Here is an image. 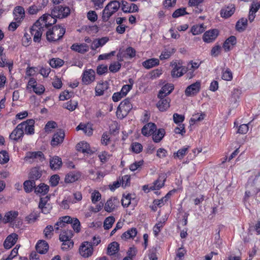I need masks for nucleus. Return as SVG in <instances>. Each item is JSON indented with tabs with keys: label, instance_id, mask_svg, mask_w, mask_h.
Here are the masks:
<instances>
[{
	"label": "nucleus",
	"instance_id": "nucleus-47",
	"mask_svg": "<svg viewBox=\"0 0 260 260\" xmlns=\"http://www.w3.org/2000/svg\"><path fill=\"white\" fill-rule=\"evenodd\" d=\"M188 149V147H184L179 149L177 152L174 153V156L175 158L177 157L180 159L183 158V157L186 154Z\"/></svg>",
	"mask_w": 260,
	"mask_h": 260
},
{
	"label": "nucleus",
	"instance_id": "nucleus-7",
	"mask_svg": "<svg viewBox=\"0 0 260 260\" xmlns=\"http://www.w3.org/2000/svg\"><path fill=\"white\" fill-rule=\"evenodd\" d=\"M93 252V248L91 242L84 241L82 242L79 247V253L85 258L91 256Z\"/></svg>",
	"mask_w": 260,
	"mask_h": 260
},
{
	"label": "nucleus",
	"instance_id": "nucleus-60",
	"mask_svg": "<svg viewBox=\"0 0 260 260\" xmlns=\"http://www.w3.org/2000/svg\"><path fill=\"white\" fill-rule=\"evenodd\" d=\"M77 104H78V103L76 102H74V103H73L72 101H70L68 102L67 103H66L64 105L63 107L66 109H67L71 111H73L75 110V109L76 108Z\"/></svg>",
	"mask_w": 260,
	"mask_h": 260
},
{
	"label": "nucleus",
	"instance_id": "nucleus-37",
	"mask_svg": "<svg viewBox=\"0 0 260 260\" xmlns=\"http://www.w3.org/2000/svg\"><path fill=\"white\" fill-rule=\"evenodd\" d=\"M205 28L206 27L203 23L194 25L191 27L190 32L193 35H198L203 32L205 31Z\"/></svg>",
	"mask_w": 260,
	"mask_h": 260
},
{
	"label": "nucleus",
	"instance_id": "nucleus-64",
	"mask_svg": "<svg viewBox=\"0 0 260 260\" xmlns=\"http://www.w3.org/2000/svg\"><path fill=\"white\" fill-rule=\"evenodd\" d=\"M33 91L37 94L41 95L44 93L45 87L41 84L36 85L33 88Z\"/></svg>",
	"mask_w": 260,
	"mask_h": 260
},
{
	"label": "nucleus",
	"instance_id": "nucleus-39",
	"mask_svg": "<svg viewBox=\"0 0 260 260\" xmlns=\"http://www.w3.org/2000/svg\"><path fill=\"white\" fill-rule=\"evenodd\" d=\"M73 236V232L71 230L62 231L59 235V240L61 242L71 240Z\"/></svg>",
	"mask_w": 260,
	"mask_h": 260
},
{
	"label": "nucleus",
	"instance_id": "nucleus-41",
	"mask_svg": "<svg viewBox=\"0 0 260 260\" xmlns=\"http://www.w3.org/2000/svg\"><path fill=\"white\" fill-rule=\"evenodd\" d=\"M165 134V131L164 128H159L157 132L153 135V140L155 143L160 142Z\"/></svg>",
	"mask_w": 260,
	"mask_h": 260
},
{
	"label": "nucleus",
	"instance_id": "nucleus-13",
	"mask_svg": "<svg viewBox=\"0 0 260 260\" xmlns=\"http://www.w3.org/2000/svg\"><path fill=\"white\" fill-rule=\"evenodd\" d=\"M200 88L201 82L197 81L187 87L185 90V94L187 96L196 95L200 91Z\"/></svg>",
	"mask_w": 260,
	"mask_h": 260
},
{
	"label": "nucleus",
	"instance_id": "nucleus-22",
	"mask_svg": "<svg viewBox=\"0 0 260 260\" xmlns=\"http://www.w3.org/2000/svg\"><path fill=\"white\" fill-rule=\"evenodd\" d=\"M174 89V85L172 84H166L164 85L159 91L158 98L166 97L170 94Z\"/></svg>",
	"mask_w": 260,
	"mask_h": 260
},
{
	"label": "nucleus",
	"instance_id": "nucleus-52",
	"mask_svg": "<svg viewBox=\"0 0 260 260\" xmlns=\"http://www.w3.org/2000/svg\"><path fill=\"white\" fill-rule=\"evenodd\" d=\"M241 93V91L240 89H234L232 92L231 102L236 103L237 100L239 99Z\"/></svg>",
	"mask_w": 260,
	"mask_h": 260
},
{
	"label": "nucleus",
	"instance_id": "nucleus-55",
	"mask_svg": "<svg viewBox=\"0 0 260 260\" xmlns=\"http://www.w3.org/2000/svg\"><path fill=\"white\" fill-rule=\"evenodd\" d=\"M59 180L60 177L59 176V175L55 174L51 176L49 180V183L51 186L55 187L58 185Z\"/></svg>",
	"mask_w": 260,
	"mask_h": 260
},
{
	"label": "nucleus",
	"instance_id": "nucleus-3",
	"mask_svg": "<svg viewBox=\"0 0 260 260\" xmlns=\"http://www.w3.org/2000/svg\"><path fill=\"white\" fill-rule=\"evenodd\" d=\"M120 5V2L116 0L109 2L103 11L102 20L105 22H107L110 17L119 10Z\"/></svg>",
	"mask_w": 260,
	"mask_h": 260
},
{
	"label": "nucleus",
	"instance_id": "nucleus-30",
	"mask_svg": "<svg viewBox=\"0 0 260 260\" xmlns=\"http://www.w3.org/2000/svg\"><path fill=\"white\" fill-rule=\"evenodd\" d=\"M76 149L78 151L81 152L83 153H90L91 150L90 149L89 144L85 142H80L76 145Z\"/></svg>",
	"mask_w": 260,
	"mask_h": 260
},
{
	"label": "nucleus",
	"instance_id": "nucleus-63",
	"mask_svg": "<svg viewBox=\"0 0 260 260\" xmlns=\"http://www.w3.org/2000/svg\"><path fill=\"white\" fill-rule=\"evenodd\" d=\"M91 198L92 203L95 204L100 200L101 194L99 191L95 190L91 193Z\"/></svg>",
	"mask_w": 260,
	"mask_h": 260
},
{
	"label": "nucleus",
	"instance_id": "nucleus-20",
	"mask_svg": "<svg viewBox=\"0 0 260 260\" xmlns=\"http://www.w3.org/2000/svg\"><path fill=\"white\" fill-rule=\"evenodd\" d=\"M160 100L157 104V107L160 111H165L170 107V100L169 98H158Z\"/></svg>",
	"mask_w": 260,
	"mask_h": 260
},
{
	"label": "nucleus",
	"instance_id": "nucleus-54",
	"mask_svg": "<svg viewBox=\"0 0 260 260\" xmlns=\"http://www.w3.org/2000/svg\"><path fill=\"white\" fill-rule=\"evenodd\" d=\"M121 67V64L119 62H114L109 66V70L111 72L116 73L118 72Z\"/></svg>",
	"mask_w": 260,
	"mask_h": 260
},
{
	"label": "nucleus",
	"instance_id": "nucleus-8",
	"mask_svg": "<svg viewBox=\"0 0 260 260\" xmlns=\"http://www.w3.org/2000/svg\"><path fill=\"white\" fill-rule=\"evenodd\" d=\"M22 125L21 128L23 130L24 133L26 135H33L35 133L34 124L35 120L32 119H27L21 123Z\"/></svg>",
	"mask_w": 260,
	"mask_h": 260
},
{
	"label": "nucleus",
	"instance_id": "nucleus-50",
	"mask_svg": "<svg viewBox=\"0 0 260 260\" xmlns=\"http://www.w3.org/2000/svg\"><path fill=\"white\" fill-rule=\"evenodd\" d=\"M187 14L186 11V8H182L175 10L172 14V17L176 18Z\"/></svg>",
	"mask_w": 260,
	"mask_h": 260
},
{
	"label": "nucleus",
	"instance_id": "nucleus-53",
	"mask_svg": "<svg viewBox=\"0 0 260 260\" xmlns=\"http://www.w3.org/2000/svg\"><path fill=\"white\" fill-rule=\"evenodd\" d=\"M72 228L76 233H79L80 231V222L78 219L74 218L71 223Z\"/></svg>",
	"mask_w": 260,
	"mask_h": 260
},
{
	"label": "nucleus",
	"instance_id": "nucleus-11",
	"mask_svg": "<svg viewBox=\"0 0 260 260\" xmlns=\"http://www.w3.org/2000/svg\"><path fill=\"white\" fill-rule=\"evenodd\" d=\"M21 127L22 125L18 124L16 128L12 132L9 136L11 140L15 142L22 140L24 136V131L21 128Z\"/></svg>",
	"mask_w": 260,
	"mask_h": 260
},
{
	"label": "nucleus",
	"instance_id": "nucleus-15",
	"mask_svg": "<svg viewBox=\"0 0 260 260\" xmlns=\"http://www.w3.org/2000/svg\"><path fill=\"white\" fill-rule=\"evenodd\" d=\"M167 175L162 173L159 174L158 178L155 180L153 185L150 186V189L152 190H158L164 186L165 182L166 180Z\"/></svg>",
	"mask_w": 260,
	"mask_h": 260
},
{
	"label": "nucleus",
	"instance_id": "nucleus-19",
	"mask_svg": "<svg viewBox=\"0 0 260 260\" xmlns=\"http://www.w3.org/2000/svg\"><path fill=\"white\" fill-rule=\"evenodd\" d=\"M43 171L39 167L32 168L28 174L29 179L33 180L36 182V180L39 179L42 175Z\"/></svg>",
	"mask_w": 260,
	"mask_h": 260
},
{
	"label": "nucleus",
	"instance_id": "nucleus-32",
	"mask_svg": "<svg viewBox=\"0 0 260 260\" xmlns=\"http://www.w3.org/2000/svg\"><path fill=\"white\" fill-rule=\"evenodd\" d=\"M23 188L26 193L31 192L36 188V182L30 179L26 180L23 183Z\"/></svg>",
	"mask_w": 260,
	"mask_h": 260
},
{
	"label": "nucleus",
	"instance_id": "nucleus-35",
	"mask_svg": "<svg viewBox=\"0 0 260 260\" xmlns=\"http://www.w3.org/2000/svg\"><path fill=\"white\" fill-rule=\"evenodd\" d=\"M137 234L136 228H133L123 233L121 238L123 240H127L130 238H134Z\"/></svg>",
	"mask_w": 260,
	"mask_h": 260
},
{
	"label": "nucleus",
	"instance_id": "nucleus-25",
	"mask_svg": "<svg viewBox=\"0 0 260 260\" xmlns=\"http://www.w3.org/2000/svg\"><path fill=\"white\" fill-rule=\"evenodd\" d=\"M49 163L50 168L54 170L60 169L62 164L61 158L57 156L50 158Z\"/></svg>",
	"mask_w": 260,
	"mask_h": 260
},
{
	"label": "nucleus",
	"instance_id": "nucleus-17",
	"mask_svg": "<svg viewBox=\"0 0 260 260\" xmlns=\"http://www.w3.org/2000/svg\"><path fill=\"white\" fill-rule=\"evenodd\" d=\"M156 131V125L154 123L149 122L143 127L141 132L144 136L148 137L153 134Z\"/></svg>",
	"mask_w": 260,
	"mask_h": 260
},
{
	"label": "nucleus",
	"instance_id": "nucleus-23",
	"mask_svg": "<svg viewBox=\"0 0 260 260\" xmlns=\"http://www.w3.org/2000/svg\"><path fill=\"white\" fill-rule=\"evenodd\" d=\"M235 8L233 4L223 8L220 11V15L222 17L227 18L231 17L234 13Z\"/></svg>",
	"mask_w": 260,
	"mask_h": 260
},
{
	"label": "nucleus",
	"instance_id": "nucleus-40",
	"mask_svg": "<svg viewBox=\"0 0 260 260\" xmlns=\"http://www.w3.org/2000/svg\"><path fill=\"white\" fill-rule=\"evenodd\" d=\"M175 52V49L173 48H170L168 49H165L163 51L160 55L159 56V58L160 60H164L169 58L172 54H173Z\"/></svg>",
	"mask_w": 260,
	"mask_h": 260
},
{
	"label": "nucleus",
	"instance_id": "nucleus-44",
	"mask_svg": "<svg viewBox=\"0 0 260 260\" xmlns=\"http://www.w3.org/2000/svg\"><path fill=\"white\" fill-rule=\"evenodd\" d=\"M115 221V218L112 216L106 218L104 221L103 225L104 229L109 230L111 228Z\"/></svg>",
	"mask_w": 260,
	"mask_h": 260
},
{
	"label": "nucleus",
	"instance_id": "nucleus-62",
	"mask_svg": "<svg viewBox=\"0 0 260 260\" xmlns=\"http://www.w3.org/2000/svg\"><path fill=\"white\" fill-rule=\"evenodd\" d=\"M132 149L133 152L136 153H139L142 151L143 146L139 143H133L132 145Z\"/></svg>",
	"mask_w": 260,
	"mask_h": 260
},
{
	"label": "nucleus",
	"instance_id": "nucleus-28",
	"mask_svg": "<svg viewBox=\"0 0 260 260\" xmlns=\"http://www.w3.org/2000/svg\"><path fill=\"white\" fill-rule=\"evenodd\" d=\"M117 202V199L116 198H111L109 199L105 203L104 209L107 212H113L116 208L115 203Z\"/></svg>",
	"mask_w": 260,
	"mask_h": 260
},
{
	"label": "nucleus",
	"instance_id": "nucleus-46",
	"mask_svg": "<svg viewBox=\"0 0 260 260\" xmlns=\"http://www.w3.org/2000/svg\"><path fill=\"white\" fill-rule=\"evenodd\" d=\"M124 53L126 55L125 58L131 59L136 56V51L134 48L128 47L124 50Z\"/></svg>",
	"mask_w": 260,
	"mask_h": 260
},
{
	"label": "nucleus",
	"instance_id": "nucleus-43",
	"mask_svg": "<svg viewBox=\"0 0 260 260\" xmlns=\"http://www.w3.org/2000/svg\"><path fill=\"white\" fill-rule=\"evenodd\" d=\"M64 63V61L58 58H53L50 60L49 64L53 68H57L61 67Z\"/></svg>",
	"mask_w": 260,
	"mask_h": 260
},
{
	"label": "nucleus",
	"instance_id": "nucleus-34",
	"mask_svg": "<svg viewBox=\"0 0 260 260\" xmlns=\"http://www.w3.org/2000/svg\"><path fill=\"white\" fill-rule=\"evenodd\" d=\"M159 61L157 58L148 59L143 62V66L147 69H151L159 64Z\"/></svg>",
	"mask_w": 260,
	"mask_h": 260
},
{
	"label": "nucleus",
	"instance_id": "nucleus-27",
	"mask_svg": "<svg viewBox=\"0 0 260 260\" xmlns=\"http://www.w3.org/2000/svg\"><path fill=\"white\" fill-rule=\"evenodd\" d=\"M109 88L108 83L107 81L99 83L95 88V95L101 96L104 94V91Z\"/></svg>",
	"mask_w": 260,
	"mask_h": 260
},
{
	"label": "nucleus",
	"instance_id": "nucleus-29",
	"mask_svg": "<svg viewBox=\"0 0 260 260\" xmlns=\"http://www.w3.org/2000/svg\"><path fill=\"white\" fill-rule=\"evenodd\" d=\"M49 190V186L44 183H42L35 188V192L37 194H40L44 196L48 192Z\"/></svg>",
	"mask_w": 260,
	"mask_h": 260
},
{
	"label": "nucleus",
	"instance_id": "nucleus-24",
	"mask_svg": "<svg viewBox=\"0 0 260 260\" xmlns=\"http://www.w3.org/2000/svg\"><path fill=\"white\" fill-rule=\"evenodd\" d=\"M36 249L38 253L44 254L48 251L49 245L45 241L40 240L36 245Z\"/></svg>",
	"mask_w": 260,
	"mask_h": 260
},
{
	"label": "nucleus",
	"instance_id": "nucleus-33",
	"mask_svg": "<svg viewBox=\"0 0 260 260\" xmlns=\"http://www.w3.org/2000/svg\"><path fill=\"white\" fill-rule=\"evenodd\" d=\"M14 14L16 17V20H18V22H20L24 17V9L22 7L17 6L14 10Z\"/></svg>",
	"mask_w": 260,
	"mask_h": 260
},
{
	"label": "nucleus",
	"instance_id": "nucleus-26",
	"mask_svg": "<svg viewBox=\"0 0 260 260\" xmlns=\"http://www.w3.org/2000/svg\"><path fill=\"white\" fill-rule=\"evenodd\" d=\"M236 38L234 36H231L228 38L223 44V48L225 51L228 52L232 49L234 45L236 44Z\"/></svg>",
	"mask_w": 260,
	"mask_h": 260
},
{
	"label": "nucleus",
	"instance_id": "nucleus-57",
	"mask_svg": "<svg viewBox=\"0 0 260 260\" xmlns=\"http://www.w3.org/2000/svg\"><path fill=\"white\" fill-rule=\"evenodd\" d=\"M53 228L51 225H47L44 230V234L46 238H51L53 235Z\"/></svg>",
	"mask_w": 260,
	"mask_h": 260
},
{
	"label": "nucleus",
	"instance_id": "nucleus-1",
	"mask_svg": "<svg viewBox=\"0 0 260 260\" xmlns=\"http://www.w3.org/2000/svg\"><path fill=\"white\" fill-rule=\"evenodd\" d=\"M48 16L44 14L41 16L32 26L30 28V33L34 36V41L39 42L41 41L43 31L44 30V26L48 27L49 22L47 23Z\"/></svg>",
	"mask_w": 260,
	"mask_h": 260
},
{
	"label": "nucleus",
	"instance_id": "nucleus-45",
	"mask_svg": "<svg viewBox=\"0 0 260 260\" xmlns=\"http://www.w3.org/2000/svg\"><path fill=\"white\" fill-rule=\"evenodd\" d=\"M77 131L82 130L88 136H91L92 134V129L87 125L80 123L76 127Z\"/></svg>",
	"mask_w": 260,
	"mask_h": 260
},
{
	"label": "nucleus",
	"instance_id": "nucleus-51",
	"mask_svg": "<svg viewBox=\"0 0 260 260\" xmlns=\"http://www.w3.org/2000/svg\"><path fill=\"white\" fill-rule=\"evenodd\" d=\"M56 127L57 123L55 121H50L45 125L44 129L46 133H49L52 130V129L55 128Z\"/></svg>",
	"mask_w": 260,
	"mask_h": 260
},
{
	"label": "nucleus",
	"instance_id": "nucleus-12",
	"mask_svg": "<svg viewBox=\"0 0 260 260\" xmlns=\"http://www.w3.org/2000/svg\"><path fill=\"white\" fill-rule=\"evenodd\" d=\"M25 159H32V162H43L45 160V156L42 151L28 152L26 154Z\"/></svg>",
	"mask_w": 260,
	"mask_h": 260
},
{
	"label": "nucleus",
	"instance_id": "nucleus-4",
	"mask_svg": "<svg viewBox=\"0 0 260 260\" xmlns=\"http://www.w3.org/2000/svg\"><path fill=\"white\" fill-rule=\"evenodd\" d=\"M66 32V28L60 25H55L46 32V38L49 42H55L61 39Z\"/></svg>",
	"mask_w": 260,
	"mask_h": 260
},
{
	"label": "nucleus",
	"instance_id": "nucleus-38",
	"mask_svg": "<svg viewBox=\"0 0 260 260\" xmlns=\"http://www.w3.org/2000/svg\"><path fill=\"white\" fill-rule=\"evenodd\" d=\"M247 25V19L245 18H242L239 19L236 23V28L239 31H244Z\"/></svg>",
	"mask_w": 260,
	"mask_h": 260
},
{
	"label": "nucleus",
	"instance_id": "nucleus-18",
	"mask_svg": "<svg viewBox=\"0 0 260 260\" xmlns=\"http://www.w3.org/2000/svg\"><path fill=\"white\" fill-rule=\"evenodd\" d=\"M18 214L17 211L11 210L7 212L3 217V222L6 224L13 222L17 218Z\"/></svg>",
	"mask_w": 260,
	"mask_h": 260
},
{
	"label": "nucleus",
	"instance_id": "nucleus-6",
	"mask_svg": "<svg viewBox=\"0 0 260 260\" xmlns=\"http://www.w3.org/2000/svg\"><path fill=\"white\" fill-rule=\"evenodd\" d=\"M171 66L173 68L171 71V76L173 78L180 77L187 71V69L180 62L173 61Z\"/></svg>",
	"mask_w": 260,
	"mask_h": 260
},
{
	"label": "nucleus",
	"instance_id": "nucleus-2",
	"mask_svg": "<svg viewBox=\"0 0 260 260\" xmlns=\"http://www.w3.org/2000/svg\"><path fill=\"white\" fill-rule=\"evenodd\" d=\"M71 13V10L69 7L67 6H63L58 5L54 6L51 11V15H46L48 16V20L49 19H53L52 23L49 22V25L54 24L56 22L55 18L62 19L68 17Z\"/></svg>",
	"mask_w": 260,
	"mask_h": 260
},
{
	"label": "nucleus",
	"instance_id": "nucleus-31",
	"mask_svg": "<svg viewBox=\"0 0 260 260\" xmlns=\"http://www.w3.org/2000/svg\"><path fill=\"white\" fill-rule=\"evenodd\" d=\"M80 176L79 173L71 172L65 177L64 181L67 183H73L77 180Z\"/></svg>",
	"mask_w": 260,
	"mask_h": 260
},
{
	"label": "nucleus",
	"instance_id": "nucleus-5",
	"mask_svg": "<svg viewBox=\"0 0 260 260\" xmlns=\"http://www.w3.org/2000/svg\"><path fill=\"white\" fill-rule=\"evenodd\" d=\"M132 109V105L131 104L130 99L128 98L125 99L118 106L116 115L119 116L121 115L122 117L123 118L127 115Z\"/></svg>",
	"mask_w": 260,
	"mask_h": 260
},
{
	"label": "nucleus",
	"instance_id": "nucleus-9",
	"mask_svg": "<svg viewBox=\"0 0 260 260\" xmlns=\"http://www.w3.org/2000/svg\"><path fill=\"white\" fill-rule=\"evenodd\" d=\"M95 72L92 69H89L83 72L82 75V81L86 85L93 82L95 80Z\"/></svg>",
	"mask_w": 260,
	"mask_h": 260
},
{
	"label": "nucleus",
	"instance_id": "nucleus-42",
	"mask_svg": "<svg viewBox=\"0 0 260 260\" xmlns=\"http://www.w3.org/2000/svg\"><path fill=\"white\" fill-rule=\"evenodd\" d=\"M135 200V198L132 197L131 194L128 193L126 196L123 194L121 204L123 207H127L132 203V201H134Z\"/></svg>",
	"mask_w": 260,
	"mask_h": 260
},
{
	"label": "nucleus",
	"instance_id": "nucleus-16",
	"mask_svg": "<svg viewBox=\"0 0 260 260\" xmlns=\"http://www.w3.org/2000/svg\"><path fill=\"white\" fill-rule=\"evenodd\" d=\"M18 236L16 233H12L9 235L5 239L4 242V246L5 249H9L13 245L15 244L17 240Z\"/></svg>",
	"mask_w": 260,
	"mask_h": 260
},
{
	"label": "nucleus",
	"instance_id": "nucleus-56",
	"mask_svg": "<svg viewBox=\"0 0 260 260\" xmlns=\"http://www.w3.org/2000/svg\"><path fill=\"white\" fill-rule=\"evenodd\" d=\"M110 156L111 155L109 154L108 153V152L106 151H102L98 155V157H99L100 161L103 163L107 161V160L109 159Z\"/></svg>",
	"mask_w": 260,
	"mask_h": 260
},
{
	"label": "nucleus",
	"instance_id": "nucleus-10",
	"mask_svg": "<svg viewBox=\"0 0 260 260\" xmlns=\"http://www.w3.org/2000/svg\"><path fill=\"white\" fill-rule=\"evenodd\" d=\"M219 35V31L217 29H212L206 31L203 35V40L207 43H211L215 40Z\"/></svg>",
	"mask_w": 260,
	"mask_h": 260
},
{
	"label": "nucleus",
	"instance_id": "nucleus-14",
	"mask_svg": "<svg viewBox=\"0 0 260 260\" xmlns=\"http://www.w3.org/2000/svg\"><path fill=\"white\" fill-rule=\"evenodd\" d=\"M65 137L64 132L62 129H59L58 132L55 133L51 140V145L52 146H56L62 143L64 140Z\"/></svg>",
	"mask_w": 260,
	"mask_h": 260
},
{
	"label": "nucleus",
	"instance_id": "nucleus-58",
	"mask_svg": "<svg viewBox=\"0 0 260 260\" xmlns=\"http://www.w3.org/2000/svg\"><path fill=\"white\" fill-rule=\"evenodd\" d=\"M74 242L71 240H67L66 241L62 242L61 249L63 250H68L73 247Z\"/></svg>",
	"mask_w": 260,
	"mask_h": 260
},
{
	"label": "nucleus",
	"instance_id": "nucleus-59",
	"mask_svg": "<svg viewBox=\"0 0 260 260\" xmlns=\"http://www.w3.org/2000/svg\"><path fill=\"white\" fill-rule=\"evenodd\" d=\"M165 222V221H164L162 222L160 221L154 225L153 228V233L154 234L155 236H157L158 233L160 232L161 228L164 226Z\"/></svg>",
	"mask_w": 260,
	"mask_h": 260
},
{
	"label": "nucleus",
	"instance_id": "nucleus-36",
	"mask_svg": "<svg viewBox=\"0 0 260 260\" xmlns=\"http://www.w3.org/2000/svg\"><path fill=\"white\" fill-rule=\"evenodd\" d=\"M119 244L117 242L111 243L108 246L107 254L110 255H114L119 250Z\"/></svg>",
	"mask_w": 260,
	"mask_h": 260
},
{
	"label": "nucleus",
	"instance_id": "nucleus-61",
	"mask_svg": "<svg viewBox=\"0 0 260 260\" xmlns=\"http://www.w3.org/2000/svg\"><path fill=\"white\" fill-rule=\"evenodd\" d=\"M39 216V213L36 211L31 212L27 217V220L29 222H35Z\"/></svg>",
	"mask_w": 260,
	"mask_h": 260
},
{
	"label": "nucleus",
	"instance_id": "nucleus-48",
	"mask_svg": "<svg viewBox=\"0 0 260 260\" xmlns=\"http://www.w3.org/2000/svg\"><path fill=\"white\" fill-rule=\"evenodd\" d=\"M222 79L226 81H231L233 78V74L231 70L227 68L225 71L222 70Z\"/></svg>",
	"mask_w": 260,
	"mask_h": 260
},
{
	"label": "nucleus",
	"instance_id": "nucleus-21",
	"mask_svg": "<svg viewBox=\"0 0 260 260\" xmlns=\"http://www.w3.org/2000/svg\"><path fill=\"white\" fill-rule=\"evenodd\" d=\"M71 49L78 53L84 54L89 50V47L85 43L80 44L75 43L71 46Z\"/></svg>",
	"mask_w": 260,
	"mask_h": 260
},
{
	"label": "nucleus",
	"instance_id": "nucleus-49",
	"mask_svg": "<svg viewBox=\"0 0 260 260\" xmlns=\"http://www.w3.org/2000/svg\"><path fill=\"white\" fill-rule=\"evenodd\" d=\"M9 160V156L6 151L0 152V164H5Z\"/></svg>",
	"mask_w": 260,
	"mask_h": 260
}]
</instances>
